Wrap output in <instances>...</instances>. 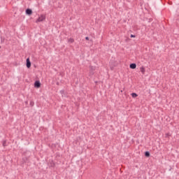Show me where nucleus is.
Wrapping results in <instances>:
<instances>
[{
	"label": "nucleus",
	"instance_id": "1",
	"mask_svg": "<svg viewBox=\"0 0 179 179\" xmlns=\"http://www.w3.org/2000/svg\"><path fill=\"white\" fill-rule=\"evenodd\" d=\"M96 72V67L90 66V76H93Z\"/></svg>",
	"mask_w": 179,
	"mask_h": 179
},
{
	"label": "nucleus",
	"instance_id": "2",
	"mask_svg": "<svg viewBox=\"0 0 179 179\" xmlns=\"http://www.w3.org/2000/svg\"><path fill=\"white\" fill-rule=\"evenodd\" d=\"M43 20H45V15H42L37 19L36 23H38V22H43Z\"/></svg>",
	"mask_w": 179,
	"mask_h": 179
},
{
	"label": "nucleus",
	"instance_id": "3",
	"mask_svg": "<svg viewBox=\"0 0 179 179\" xmlns=\"http://www.w3.org/2000/svg\"><path fill=\"white\" fill-rule=\"evenodd\" d=\"M41 87V83H40L39 80L35 81V83H34V87H36L37 89H38Z\"/></svg>",
	"mask_w": 179,
	"mask_h": 179
},
{
	"label": "nucleus",
	"instance_id": "4",
	"mask_svg": "<svg viewBox=\"0 0 179 179\" xmlns=\"http://www.w3.org/2000/svg\"><path fill=\"white\" fill-rule=\"evenodd\" d=\"M27 68H31V62H30V59L29 58H27Z\"/></svg>",
	"mask_w": 179,
	"mask_h": 179
},
{
	"label": "nucleus",
	"instance_id": "5",
	"mask_svg": "<svg viewBox=\"0 0 179 179\" xmlns=\"http://www.w3.org/2000/svg\"><path fill=\"white\" fill-rule=\"evenodd\" d=\"M26 14L28 15L29 16H30V15L33 14V10H31V9L30 8H27L25 11Z\"/></svg>",
	"mask_w": 179,
	"mask_h": 179
},
{
	"label": "nucleus",
	"instance_id": "6",
	"mask_svg": "<svg viewBox=\"0 0 179 179\" xmlns=\"http://www.w3.org/2000/svg\"><path fill=\"white\" fill-rule=\"evenodd\" d=\"M129 68L131 69H136V64H135V63L130 64Z\"/></svg>",
	"mask_w": 179,
	"mask_h": 179
},
{
	"label": "nucleus",
	"instance_id": "7",
	"mask_svg": "<svg viewBox=\"0 0 179 179\" xmlns=\"http://www.w3.org/2000/svg\"><path fill=\"white\" fill-rule=\"evenodd\" d=\"M145 157H150V152L149 151L145 152Z\"/></svg>",
	"mask_w": 179,
	"mask_h": 179
},
{
	"label": "nucleus",
	"instance_id": "8",
	"mask_svg": "<svg viewBox=\"0 0 179 179\" xmlns=\"http://www.w3.org/2000/svg\"><path fill=\"white\" fill-rule=\"evenodd\" d=\"M140 71L143 73V75H145V67L143 66L141 67Z\"/></svg>",
	"mask_w": 179,
	"mask_h": 179
},
{
	"label": "nucleus",
	"instance_id": "9",
	"mask_svg": "<svg viewBox=\"0 0 179 179\" xmlns=\"http://www.w3.org/2000/svg\"><path fill=\"white\" fill-rule=\"evenodd\" d=\"M131 97H133V99L138 97V94H136L135 92L131 93Z\"/></svg>",
	"mask_w": 179,
	"mask_h": 179
},
{
	"label": "nucleus",
	"instance_id": "10",
	"mask_svg": "<svg viewBox=\"0 0 179 179\" xmlns=\"http://www.w3.org/2000/svg\"><path fill=\"white\" fill-rule=\"evenodd\" d=\"M74 41H75V40L73 38H70L69 39V43H73Z\"/></svg>",
	"mask_w": 179,
	"mask_h": 179
},
{
	"label": "nucleus",
	"instance_id": "11",
	"mask_svg": "<svg viewBox=\"0 0 179 179\" xmlns=\"http://www.w3.org/2000/svg\"><path fill=\"white\" fill-rule=\"evenodd\" d=\"M30 106H31V107H33L34 106V101H30Z\"/></svg>",
	"mask_w": 179,
	"mask_h": 179
},
{
	"label": "nucleus",
	"instance_id": "12",
	"mask_svg": "<svg viewBox=\"0 0 179 179\" xmlns=\"http://www.w3.org/2000/svg\"><path fill=\"white\" fill-rule=\"evenodd\" d=\"M169 136H171L170 133H167V134H165V138H169Z\"/></svg>",
	"mask_w": 179,
	"mask_h": 179
},
{
	"label": "nucleus",
	"instance_id": "13",
	"mask_svg": "<svg viewBox=\"0 0 179 179\" xmlns=\"http://www.w3.org/2000/svg\"><path fill=\"white\" fill-rule=\"evenodd\" d=\"M3 146L5 148L6 146V141H3Z\"/></svg>",
	"mask_w": 179,
	"mask_h": 179
},
{
	"label": "nucleus",
	"instance_id": "14",
	"mask_svg": "<svg viewBox=\"0 0 179 179\" xmlns=\"http://www.w3.org/2000/svg\"><path fill=\"white\" fill-rule=\"evenodd\" d=\"M130 37H131V38H135L136 36H135V35L131 34Z\"/></svg>",
	"mask_w": 179,
	"mask_h": 179
},
{
	"label": "nucleus",
	"instance_id": "15",
	"mask_svg": "<svg viewBox=\"0 0 179 179\" xmlns=\"http://www.w3.org/2000/svg\"><path fill=\"white\" fill-rule=\"evenodd\" d=\"M85 40L89 41V36L85 37Z\"/></svg>",
	"mask_w": 179,
	"mask_h": 179
},
{
	"label": "nucleus",
	"instance_id": "16",
	"mask_svg": "<svg viewBox=\"0 0 179 179\" xmlns=\"http://www.w3.org/2000/svg\"><path fill=\"white\" fill-rule=\"evenodd\" d=\"M51 167H54V164H51Z\"/></svg>",
	"mask_w": 179,
	"mask_h": 179
},
{
	"label": "nucleus",
	"instance_id": "17",
	"mask_svg": "<svg viewBox=\"0 0 179 179\" xmlns=\"http://www.w3.org/2000/svg\"><path fill=\"white\" fill-rule=\"evenodd\" d=\"M62 93H64V91H61Z\"/></svg>",
	"mask_w": 179,
	"mask_h": 179
},
{
	"label": "nucleus",
	"instance_id": "18",
	"mask_svg": "<svg viewBox=\"0 0 179 179\" xmlns=\"http://www.w3.org/2000/svg\"><path fill=\"white\" fill-rule=\"evenodd\" d=\"M0 48H1V46H0Z\"/></svg>",
	"mask_w": 179,
	"mask_h": 179
}]
</instances>
